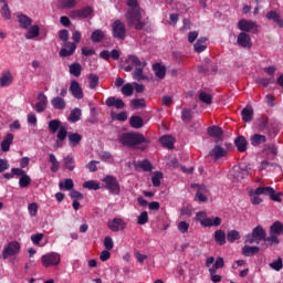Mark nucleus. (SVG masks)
<instances>
[{
	"label": "nucleus",
	"instance_id": "nucleus-54",
	"mask_svg": "<svg viewBox=\"0 0 283 283\" xmlns=\"http://www.w3.org/2000/svg\"><path fill=\"white\" fill-rule=\"evenodd\" d=\"M138 167H140V169H143L144 171H151L153 169L151 163L147 159L140 161L138 164Z\"/></svg>",
	"mask_w": 283,
	"mask_h": 283
},
{
	"label": "nucleus",
	"instance_id": "nucleus-3",
	"mask_svg": "<svg viewBox=\"0 0 283 283\" xmlns=\"http://www.w3.org/2000/svg\"><path fill=\"white\" fill-rule=\"evenodd\" d=\"M127 63L135 67L134 78L136 81H145V78H147V76L143 74V69L147 65L145 61H139L136 55H129L127 59Z\"/></svg>",
	"mask_w": 283,
	"mask_h": 283
},
{
	"label": "nucleus",
	"instance_id": "nucleus-27",
	"mask_svg": "<svg viewBox=\"0 0 283 283\" xmlns=\"http://www.w3.org/2000/svg\"><path fill=\"white\" fill-rule=\"evenodd\" d=\"M214 240L217 244H220L221 247L223 244H227V233L224 232V230H217L214 232Z\"/></svg>",
	"mask_w": 283,
	"mask_h": 283
},
{
	"label": "nucleus",
	"instance_id": "nucleus-62",
	"mask_svg": "<svg viewBox=\"0 0 283 283\" xmlns=\"http://www.w3.org/2000/svg\"><path fill=\"white\" fill-rule=\"evenodd\" d=\"M44 234L43 233H38V234H33L31 237V240L33 242V244H36V247H39V243L41 242V240H43Z\"/></svg>",
	"mask_w": 283,
	"mask_h": 283
},
{
	"label": "nucleus",
	"instance_id": "nucleus-6",
	"mask_svg": "<svg viewBox=\"0 0 283 283\" xmlns=\"http://www.w3.org/2000/svg\"><path fill=\"white\" fill-rule=\"evenodd\" d=\"M42 266L44 269H51L52 266H59L61 264V254L56 252H49L41 258Z\"/></svg>",
	"mask_w": 283,
	"mask_h": 283
},
{
	"label": "nucleus",
	"instance_id": "nucleus-1",
	"mask_svg": "<svg viewBox=\"0 0 283 283\" xmlns=\"http://www.w3.org/2000/svg\"><path fill=\"white\" fill-rule=\"evenodd\" d=\"M127 6L126 20L128 25L135 28V30H143L145 28V21L143 20V10L138 6V0H127Z\"/></svg>",
	"mask_w": 283,
	"mask_h": 283
},
{
	"label": "nucleus",
	"instance_id": "nucleus-11",
	"mask_svg": "<svg viewBox=\"0 0 283 283\" xmlns=\"http://www.w3.org/2000/svg\"><path fill=\"white\" fill-rule=\"evenodd\" d=\"M21 251V244L17 241L10 242L2 252L3 260H8V258H12V255H17Z\"/></svg>",
	"mask_w": 283,
	"mask_h": 283
},
{
	"label": "nucleus",
	"instance_id": "nucleus-60",
	"mask_svg": "<svg viewBox=\"0 0 283 283\" xmlns=\"http://www.w3.org/2000/svg\"><path fill=\"white\" fill-rule=\"evenodd\" d=\"M104 247L106 251H112L114 249V240L111 237L104 239Z\"/></svg>",
	"mask_w": 283,
	"mask_h": 283
},
{
	"label": "nucleus",
	"instance_id": "nucleus-29",
	"mask_svg": "<svg viewBox=\"0 0 283 283\" xmlns=\"http://www.w3.org/2000/svg\"><path fill=\"white\" fill-rule=\"evenodd\" d=\"M242 253L247 258H251V255H255L256 253H260V248L251 247V245H244L243 249H242Z\"/></svg>",
	"mask_w": 283,
	"mask_h": 283
},
{
	"label": "nucleus",
	"instance_id": "nucleus-47",
	"mask_svg": "<svg viewBox=\"0 0 283 283\" xmlns=\"http://www.w3.org/2000/svg\"><path fill=\"white\" fill-rule=\"evenodd\" d=\"M74 188V181L72 179H65L64 181L60 182V189H66L70 191V189Z\"/></svg>",
	"mask_w": 283,
	"mask_h": 283
},
{
	"label": "nucleus",
	"instance_id": "nucleus-53",
	"mask_svg": "<svg viewBox=\"0 0 283 283\" xmlns=\"http://www.w3.org/2000/svg\"><path fill=\"white\" fill-rule=\"evenodd\" d=\"M67 138V128L65 126H61L57 132V139L63 142Z\"/></svg>",
	"mask_w": 283,
	"mask_h": 283
},
{
	"label": "nucleus",
	"instance_id": "nucleus-63",
	"mask_svg": "<svg viewBox=\"0 0 283 283\" xmlns=\"http://www.w3.org/2000/svg\"><path fill=\"white\" fill-rule=\"evenodd\" d=\"M1 14L3 19H10L11 13H10V9L8 8V3H4V6L2 7Z\"/></svg>",
	"mask_w": 283,
	"mask_h": 283
},
{
	"label": "nucleus",
	"instance_id": "nucleus-58",
	"mask_svg": "<svg viewBox=\"0 0 283 283\" xmlns=\"http://www.w3.org/2000/svg\"><path fill=\"white\" fill-rule=\"evenodd\" d=\"M222 266H224V259L219 256L209 270L218 271V269H222Z\"/></svg>",
	"mask_w": 283,
	"mask_h": 283
},
{
	"label": "nucleus",
	"instance_id": "nucleus-9",
	"mask_svg": "<svg viewBox=\"0 0 283 283\" xmlns=\"http://www.w3.org/2000/svg\"><path fill=\"white\" fill-rule=\"evenodd\" d=\"M271 235L266 239L271 244H280L277 235H283V224L281 222H274L270 229Z\"/></svg>",
	"mask_w": 283,
	"mask_h": 283
},
{
	"label": "nucleus",
	"instance_id": "nucleus-20",
	"mask_svg": "<svg viewBox=\"0 0 283 283\" xmlns=\"http://www.w3.org/2000/svg\"><path fill=\"white\" fill-rule=\"evenodd\" d=\"M238 25L239 30H242L243 32H253V30L256 29L255 23L248 20L239 21Z\"/></svg>",
	"mask_w": 283,
	"mask_h": 283
},
{
	"label": "nucleus",
	"instance_id": "nucleus-39",
	"mask_svg": "<svg viewBox=\"0 0 283 283\" xmlns=\"http://www.w3.org/2000/svg\"><path fill=\"white\" fill-rule=\"evenodd\" d=\"M234 143L238 151H247V139L244 137H238Z\"/></svg>",
	"mask_w": 283,
	"mask_h": 283
},
{
	"label": "nucleus",
	"instance_id": "nucleus-50",
	"mask_svg": "<svg viewBox=\"0 0 283 283\" xmlns=\"http://www.w3.org/2000/svg\"><path fill=\"white\" fill-rule=\"evenodd\" d=\"M32 182V179H30V176L28 175H23L20 178L19 185L22 189H25V187H28L30 184Z\"/></svg>",
	"mask_w": 283,
	"mask_h": 283
},
{
	"label": "nucleus",
	"instance_id": "nucleus-22",
	"mask_svg": "<svg viewBox=\"0 0 283 283\" xmlns=\"http://www.w3.org/2000/svg\"><path fill=\"white\" fill-rule=\"evenodd\" d=\"M210 156L212 158H214V160H220V158H224V156H227V149L220 147V146H216L211 153Z\"/></svg>",
	"mask_w": 283,
	"mask_h": 283
},
{
	"label": "nucleus",
	"instance_id": "nucleus-26",
	"mask_svg": "<svg viewBox=\"0 0 283 283\" xmlns=\"http://www.w3.org/2000/svg\"><path fill=\"white\" fill-rule=\"evenodd\" d=\"M208 134L216 140H222V128L218 126H212L208 128Z\"/></svg>",
	"mask_w": 283,
	"mask_h": 283
},
{
	"label": "nucleus",
	"instance_id": "nucleus-12",
	"mask_svg": "<svg viewBox=\"0 0 283 283\" xmlns=\"http://www.w3.org/2000/svg\"><path fill=\"white\" fill-rule=\"evenodd\" d=\"M127 34V29L125 28V23H123L120 20H116L113 23V36L115 39H119L123 41Z\"/></svg>",
	"mask_w": 283,
	"mask_h": 283
},
{
	"label": "nucleus",
	"instance_id": "nucleus-7",
	"mask_svg": "<svg viewBox=\"0 0 283 283\" xmlns=\"http://www.w3.org/2000/svg\"><path fill=\"white\" fill-rule=\"evenodd\" d=\"M198 222H200L201 227H220L222 224V219L219 217H207V212H199L196 216Z\"/></svg>",
	"mask_w": 283,
	"mask_h": 283
},
{
	"label": "nucleus",
	"instance_id": "nucleus-41",
	"mask_svg": "<svg viewBox=\"0 0 283 283\" xmlns=\"http://www.w3.org/2000/svg\"><path fill=\"white\" fill-rule=\"evenodd\" d=\"M63 163H64L65 169H69V171H74V167H75L74 157H72V156H66V157L63 159Z\"/></svg>",
	"mask_w": 283,
	"mask_h": 283
},
{
	"label": "nucleus",
	"instance_id": "nucleus-55",
	"mask_svg": "<svg viewBox=\"0 0 283 283\" xmlns=\"http://www.w3.org/2000/svg\"><path fill=\"white\" fill-rule=\"evenodd\" d=\"M199 101H201V103H207V105H211V95L209 93L201 92L199 94Z\"/></svg>",
	"mask_w": 283,
	"mask_h": 283
},
{
	"label": "nucleus",
	"instance_id": "nucleus-4",
	"mask_svg": "<svg viewBox=\"0 0 283 283\" xmlns=\"http://www.w3.org/2000/svg\"><path fill=\"white\" fill-rule=\"evenodd\" d=\"M270 196L272 200H275L276 202L280 201V195L275 193V190L271 187H259L255 190V196L252 197V203L253 205H260L262 202V199L259 196Z\"/></svg>",
	"mask_w": 283,
	"mask_h": 283
},
{
	"label": "nucleus",
	"instance_id": "nucleus-59",
	"mask_svg": "<svg viewBox=\"0 0 283 283\" xmlns=\"http://www.w3.org/2000/svg\"><path fill=\"white\" fill-rule=\"evenodd\" d=\"M130 105L134 109H140V107H145V99H133Z\"/></svg>",
	"mask_w": 283,
	"mask_h": 283
},
{
	"label": "nucleus",
	"instance_id": "nucleus-64",
	"mask_svg": "<svg viewBox=\"0 0 283 283\" xmlns=\"http://www.w3.org/2000/svg\"><path fill=\"white\" fill-rule=\"evenodd\" d=\"M178 229L181 233H187V231H189V223L181 221L178 224Z\"/></svg>",
	"mask_w": 283,
	"mask_h": 283
},
{
	"label": "nucleus",
	"instance_id": "nucleus-36",
	"mask_svg": "<svg viewBox=\"0 0 283 283\" xmlns=\"http://www.w3.org/2000/svg\"><path fill=\"white\" fill-rule=\"evenodd\" d=\"M83 187H84V189L98 191V189H101V184L96 180H88L83 184Z\"/></svg>",
	"mask_w": 283,
	"mask_h": 283
},
{
	"label": "nucleus",
	"instance_id": "nucleus-42",
	"mask_svg": "<svg viewBox=\"0 0 283 283\" xmlns=\"http://www.w3.org/2000/svg\"><path fill=\"white\" fill-rule=\"evenodd\" d=\"M40 29L39 25L31 27L25 33V39H35L39 35Z\"/></svg>",
	"mask_w": 283,
	"mask_h": 283
},
{
	"label": "nucleus",
	"instance_id": "nucleus-51",
	"mask_svg": "<svg viewBox=\"0 0 283 283\" xmlns=\"http://www.w3.org/2000/svg\"><path fill=\"white\" fill-rule=\"evenodd\" d=\"M88 81L91 90H95V87H98V77L96 74H91L88 76Z\"/></svg>",
	"mask_w": 283,
	"mask_h": 283
},
{
	"label": "nucleus",
	"instance_id": "nucleus-5",
	"mask_svg": "<svg viewBox=\"0 0 283 283\" xmlns=\"http://www.w3.org/2000/svg\"><path fill=\"white\" fill-rule=\"evenodd\" d=\"M262 240H266V231L260 226L253 229L251 234L245 237V243L248 244H260Z\"/></svg>",
	"mask_w": 283,
	"mask_h": 283
},
{
	"label": "nucleus",
	"instance_id": "nucleus-48",
	"mask_svg": "<svg viewBox=\"0 0 283 283\" xmlns=\"http://www.w3.org/2000/svg\"><path fill=\"white\" fill-rule=\"evenodd\" d=\"M61 8H76V0H60Z\"/></svg>",
	"mask_w": 283,
	"mask_h": 283
},
{
	"label": "nucleus",
	"instance_id": "nucleus-30",
	"mask_svg": "<svg viewBox=\"0 0 283 283\" xmlns=\"http://www.w3.org/2000/svg\"><path fill=\"white\" fill-rule=\"evenodd\" d=\"M207 38H200L196 43H195V52H205L207 50Z\"/></svg>",
	"mask_w": 283,
	"mask_h": 283
},
{
	"label": "nucleus",
	"instance_id": "nucleus-16",
	"mask_svg": "<svg viewBox=\"0 0 283 283\" xmlns=\"http://www.w3.org/2000/svg\"><path fill=\"white\" fill-rule=\"evenodd\" d=\"M76 51V44L72 42H66L60 51V56H72Z\"/></svg>",
	"mask_w": 283,
	"mask_h": 283
},
{
	"label": "nucleus",
	"instance_id": "nucleus-57",
	"mask_svg": "<svg viewBox=\"0 0 283 283\" xmlns=\"http://www.w3.org/2000/svg\"><path fill=\"white\" fill-rule=\"evenodd\" d=\"M122 93L124 96H132L134 94V86L132 84H126L122 87Z\"/></svg>",
	"mask_w": 283,
	"mask_h": 283
},
{
	"label": "nucleus",
	"instance_id": "nucleus-28",
	"mask_svg": "<svg viewBox=\"0 0 283 283\" xmlns=\"http://www.w3.org/2000/svg\"><path fill=\"white\" fill-rule=\"evenodd\" d=\"M18 21L21 28H24L25 30H28V28L32 25V19H30V17L25 14H18Z\"/></svg>",
	"mask_w": 283,
	"mask_h": 283
},
{
	"label": "nucleus",
	"instance_id": "nucleus-18",
	"mask_svg": "<svg viewBox=\"0 0 283 283\" xmlns=\"http://www.w3.org/2000/svg\"><path fill=\"white\" fill-rule=\"evenodd\" d=\"M12 143H14V135L9 133L0 144L2 151H10V145H12Z\"/></svg>",
	"mask_w": 283,
	"mask_h": 283
},
{
	"label": "nucleus",
	"instance_id": "nucleus-40",
	"mask_svg": "<svg viewBox=\"0 0 283 283\" xmlns=\"http://www.w3.org/2000/svg\"><path fill=\"white\" fill-rule=\"evenodd\" d=\"M70 123H78L81 120V108H74L69 116Z\"/></svg>",
	"mask_w": 283,
	"mask_h": 283
},
{
	"label": "nucleus",
	"instance_id": "nucleus-46",
	"mask_svg": "<svg viewBox=\"0 0 283 283\" xmlns=\"http://www.w3.org/2000/svg\"><path fill=\"white\" fill-rule=\"evenodd\" d=\"M130 125L135 128V129H140V127H143V118L138 117V116H133L130 118Z\"/></svg>",
	"mask_w": 283,
	"mask_h": 283
},
{
	"label": "nucleus",
	"instance_id": "nucleus-31",
	"mask_svg": "<svg viewBox=\"0 0 283 283\" xmlns=\"http://www.w3.org/2000/svg\"><path fill=\"white\" fill-rule=\"evenodd\" d=\"M153 70L157 78H165V75L167 74V69L165 66H163L161 64H155L153 66Z\"/></svg>",
	"mask_w": 283,
	"mask_h": 283
},
{
	"label": "nucleus",
	"instance_id": "nucleus-32",
	"mask_svg": "<svg viewBox=\"0 0 283 283\" xmlns=\"http://www.w3.org/2000/svg\"><path fill=\"white\" fill-rule=\"evenodd\" d=\"M49 161L51 163V171L53 174H56V171H59V169H61V164H59L56 156H54V154H50Z\"/></svg>",
	"mask_w": 283,
	"mask_h": 283
},
{
	"label": "nucleus",
	"instance_id": "nucleus-17",
	"mask_svg": "<svg viewBox=\"0 0 283 283\" xmlns=\"http://www.w3.org/2000/svg\"><path fill=\"white\" fill-rule=\"evenodd\" d=\"M12 81H14L12 73H10V71H4L0 76V87H8L9 85H12Z\"/></svg>",
	"mask_w": 283,
	"mask_h": 283
},
{
	"label": "nucleus",
	"instance_id": "nucleus-61",
	"mask_svg": "<svg viewBox=\"0 0 283 283\" xmlns=\"http://www.w3.org/2000/svg\"><path fill=\"white\" fill-rule=\"evenodd\" d=\"M270 266L274 269V271H282V266H283L282 259H277L276 261L272 262Z\"/></svg>",
	"mask_w": 283,
	"mask_h": 283
},
{
	"label": "nucleus",
	"instance_id": "nucleus-45",
	"mask_svg": "<svg viewBox=\"0 0 283 283\" xmlns=\"http://www.w3.org/2000/svg\"><path fill=\"white\" fill-rule=\"evenodd\" d=\"M228 242H235V240H240V232L237 230H231L227 234Z\"/></svg>",
	"mask_w": 283,
	"mask_h": 283
},
{
	"label": "nucleus",
	"instance_id": "nucleus-15",
	"mask_svg": "<svg viewBox=\"0 0 283 283\" xmlns=\"http://www.w3.org/2000/svg\"><path fill=\"white\" fill-rule=\"evenodd\" d=\"M45 107H48V96L43 93L38 94V103L35 104V111L41 113L45 112Z\"/></svg>",
	"mask_w": 283,
	"mask_h": 283
},
{
	"label": "nucleus",
	"instance_id": "nucleus-25",
	"mask_svg": "<svg viewBox=\"0 0 283 283\" xmlns=\"http://www.w3.org/2000/svg\"><path fill=\"white\" fill-rule=\"evenodd\" d=\"M241 116L244 123H251V120H253V108L251 106H247L242 109Z\"/></svg>",
	"mask_w": 283,
	"mask_h": 283
},
{
	"label": "nucleus",
	"instance_id": "nucleus-44",
	"mask_svg": "<svg viewBox=\"0 0 283 283\" xmlns=\"http://www.w3.org/2000/svg\"><path fill=\"white\" fill-rule=\"evenodd\" d=\"M49 129L51 134H56L61 129V122L59 119H53L49 123Z\"/></svg>",
	"mask_w": 283,
	"mask_h": 283
},
{
	"label": "nucleus",
	"instance_id": "nucleus-10",
	"mask_svg": "<svg viewBox=\"0 0 283 283\" xmlns=\"http://www.w3.org/2000/svg\"><path fill=\"white\" fill-rule=\"evenodd\" d=\"M70 17L71 19H92L94 17V9L92 7H84L72 11Z\"/></svg>",
	"mask_w": 283,
	"mask_h": 283
},
{
	"label": "nucleus",
	"instance_id": "nucleus-43",
	"mask_svg": "<svg viewBox=\"0 0 283 283\" xmlns=\"http://www.w3.org/2000/svg\"><path fill=\"white\" fill-rule=\"evenodd\" d=\"M91 39L94 43H98V42L103 41V39H105V32H103L101 30H95L93 32Z\"/></svg>",
	"mask_w": 283,
	"mask_h": 283
},
{
	"label": "nucleus",
	"instance_id": "nucleus-56",
	"mask_svg": "<svg viewBox=\"0 0 283 283\" xmlns=\"http://www.w3.org/2000/svg\"><path fill=\"white\" fill-rule=\"evenodd\" d=\"M147 222H149V214L147 213V211H144L139 214L137 223L147 224Z\"/></svg>",
	"mask_w": 283,
	"mask_h": 283
},
{
	"label": "nucleus",
	"instance_id": "nucleus-35",
	"mask_svg": "<svg viewBox=\"0 0 283 283\" xmlns=\"http://www.w3.org/2000/svg\"><path fill=\"white\" fill-rule=\"evenodd\" d=\"M262 143H266V136L255 134L251 137V145L258 147V145H262Z\"/></svg>",
	"mask_w": 283,
	"mask_h": 283
},
{
	"label": "nucleus",
	"instance_id": "nucleus-14",
	"mask_svg": "<svg viewBox=\"0 0 283 283\" xmlns=\"http://www.w3.org/2000/svg\"><path fill=\"white\" fill-rule=\"evenodd\" d=\"M70 92L73 94L74 98L81 99L83 98V88L81 87V84L76 81L71 82Z\"/></svg>",
	"mask_w": 283,
	"mask_h": 283
},
{
	"label": "nucleus",
	"instance_id": "nucleus-13",
	"mask_svg": "<svg viewBox=\"0 0 283 283\" xmlns=\"http://www.w3.org/2000/svg\"><path fill=\"white\" fill-rule=\"evenodd\" d=\"M107 228L116 233L125 230L127 228V222L120 218H114L107 222Z\"/></svg>",
	"mask_w": 283,
	"mask_h": 283
},
{
	"label": "nucleus",
	"instance_id": "nucleus-38",
	"mask_svg": "<svg viewBox=\"0 0 283 283\" xmlns=\"http://www.w3.org/2000/svg\"><path fill=\"white\" fill-rule=\"evenodd\" d=\"M266 19L274 21L275 23H277V25H280V28H282V19L280 18L279 12H275V11L268 12Z\"/></svg>",
	"mask_w": 283,
	"mask_h": 283
},
{
	"label": "nucleus",
	"instance_id": "nucleus-19",
	"mask_svg": "<svg viewBox=\"0 0 283 283\" xmlns=\"http://www.w3.org/2000/svg\"><path fill=\"white\" fill-rule=\"evenodd\" d=\"M106 105L107 107H116V109H123V107H125V102H123L120 98L108 97L106 99Z\"/></svg>",
	"mask_w": 283,
	"mask_h": 283
},
{
	"label": "nucleus",
	"instance_id": "nucleus-37",
	"mask_svg": "<svg viewBox=\"0 0 283 283\" xmlns=\"http://www.w3.org/2000/svg\"><path fill=\"white\" fill-rule=\"evenodd\" d=\"M51 105L55 108V109H65V99L61 98V97H54L51 101Z\"/></svg>",
	"mask_w": 283,
	"mask_h": 283
},
{
	"label": "nucleus",
	"instance_id": "nucleus-24",
	"mask_svg": "<svg viewBox=\"0 0 283 283\" xmlns=\"http://www.w3.org/2000/svg\"><path fill=\"white\" fill-rule=\"evenodd\" d=\"M81 140H83V136L78 133H70L69 134V143L71 147H77L81 145Z\"/></svg>",
	"mask_w": 283,
	"mask_h": 283
},
{
	"label": "nucleus",
	"instance_id": "nucleus-8",
	"mask_svg": "<svg viewBox=\"0 0 283 283\" xmlns=\"http://www.w3.org/2000/svg\"><path fill=\"white\" fill-rule=\"evenodd\" d=\"M102 182L105 185V189L109 191L113 196H118L120 193V184H118V179L114 176H106L102 179Z\"/></svg>",
	"mask_w": 283,
	"mask_h": 283
},
{
	"label": "nucleus",
	"instance_id": "nucleus-23",
	"mask_svg": "<svg viewBox=\"0 0 283 283\" xmlns=\"http://www.w3.org/2000/svg\"><path fill=\"white\" fill-rule=\"evenodd\" d=\"M159 143L167 149H174V143H176V139H174L171 135H165L159 139Z\"/></svg>",
	"mask_w": 283,
	"mask_h": 283
},
{
	"label": "nucleus",
	"instance_id": "nucleus-49",
	"mask_svg": "<svg viewBox=\"0 0 283 283\" xmlns=\"http://www.w3.org/2000/svg\"><path fill=\"white\" fill-rule=\"evenodd\" d=\"M160 180H163V172L160 171L155 172L151 178V182L154 187H160Z\"/></svg>",
	"mask_w": 283,
	"mask_h": 283
},
{
	"label": "nucleus",
	"instance_id": "nucleus-33",
	"mask_svg": "<svg viewBox=\"0 0 283 283\" xmlns=\"http://www.w3.org/2000/svg\"><path fill=\"white\" fill-rule=\"evenodd\" d=\"M209 191L207 190V187L205 186H199L198 190H197V198L199 200V202H207V193Z\"/></svg>",
	"mask_w": 283,
	"mask_h": 283
},
{
	"label": "nucleus",
	"instance_id": "nucleus-2",
	"mask_svg": "<svg viewBox=\"0 0 283 283\" xmlns=\"http://www.w3.org/2000/svg\"><path fill=\"white\" fill-rule=\"evenodd\" d=\"M119 143L127 147H134L135 149H147L149 140L145 136L136 133H125L119 137Z\"/></svg>",
	"mask_w": 283,
	"mask_h": 283
},
{
	"label": "nucleus",
	"instance_id": "nucleus-34",
	"mask_svg": "<svg viewBox=\"0 0 283 283\" xmlns=\"http://www.w3.org/2000/svg\"><path fill=\"white\" fill-rule=\"evenodd\" d=\"M70 70V74H72L73 76H81V72H83V66H81V64L78 63H73L69 66Z\"/></svg>",
	"mask_w": 283,
	"mask_h": 283
},
{
	"label": "nucleus",
	"instance_id": "nucleus-21",
	"mask_svg": "<svg viewBox=\"0 0 283 283\" xmlns=\"http://www.w3.org/2000/svg\"><path fill=\"white\" fill-rule=\"evenodd\" d=\"M237 43L241 46V48H251V36H249V34L247 33H240L237 40Z\"/></svg>",
	"mask_w": 283,
	"mask_h": 283
},
{
	"label": "nucleus",
	"instance_id": "nucleus-52",
	"mask_svg": "<svg viewBox=\"0 0 283 283\" xmlns=\"http://www.w3.org/2000/svg\"><path fill=\"white\" fill-rule=\"evenodd\" d=\"M29 213L32 218L39 213V205L36 202L30 203L28 206Z\"/></svg>",
	"mask_w": 283,
	"mask_h": 283
}]
</instances>
